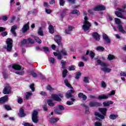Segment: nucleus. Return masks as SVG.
Segmentation results:
<instances>
[{
    "instance_id": "nucleus-45",
    "label": "nucleus",
    "mask_w": 126,
    "mask_h": 126,
    "mask_svg": "<svg viewBox=\"0 0 126 126\" xmlns=\"http://www.w3.org/2000/svg\"><path fill=\"white\" fill-rule=\"evenodd\" d=\"M23 126H34L33 125L30 124L29 123H25V122H23V123L22 124Z\"/></svg>"
},
{
    "instance_id": "nucleus-52",
    "label": "nucleus",
    "mask_w": 126,
    "mask_h": 126,
    "mask_svg": "<svg viewBox=\"0 0 126 126\" xmlns=\"http://www.w3.org/2000/svg\"><path fill=\"white\" fill-rule=\"evenodd\" d=\"M66 97L67 98H71V97H73V95L71 94L68 93L66 94Z\"/></svg>"
},
{
    "instance_id": "nucleus-30",
    "label": "nucleus",
    "mask_w": 126,
    "mask_h": 126,
    "mask_svg": "<svg viewBox=\"0 0 126 126\" xmlns=\"http://www.w3.org/2000/svg\"><path fill=\"white\" fill-rule=\"evenodd\" d=\"M66 75H67V70L66 69H64L62 72V77L64 78L66 77Z\"/></svg>"
},
{
    "instance_id": "nucleus-28",
    "label": "nucleus",
    "mask_w": 126,
    "mask_h": 126,
    "mask_svg": "<svg viewBox=\"0 0 126 126\" xmlns=\"http://www.w3.org/2000/svg\"><path fill=\"white\" fill-rule=\"evenodd\" d=\"M47 103L48 106H50V107H54L55 105V103L53 102V100L52 99L48 100Z\"/></svg>"
},
{
    "instance_id": "nucleus-31",
    "label": "nucleus",
    "mask_w": 126,
    "mask_h": 126,
    "mask_svg": "<svg viewBox=\"0 0 126 126\" xmlns=\"http://www.w3.org/2000/svg\"><path fill=\"white\" fill-rule=\"evenodd\" d=\"M63 60H62L61 63L62 64V67L63 69H65L66 67V61H63Z\"/></svg>"
},
{
    "instance_id": "nucleus-51",
    "label": "nucleus",
    "mask_w": 126,
    "mask_h": 126,
    "mask_svg": "<svg viewBox=\"0 0 126 126\" xmlns=\"http://www.w3.org/2000/svg\"><path fill=\"white\" fill-rule=\"evenodd\" d=\"M43 49L44 50V52H50V50H49V47H48L43 46Z\"/></svg>"
},
{
    "instance_id": "nucleus-11",
    "label": "nucleus",
    "mask_w": 126,
    "mask_h": 126,
    "mask_svg": "<svg viewBox=\"0 0 126 126\" xmlns=\"http://www.w3.org/2000/svg\"><path fill=\"white\" fill-rule=\"evenodd\" d=\"M30 23L28 22L27 24H25L22 28V32L23 33H26L29 30L30 27L29 26Z\"/></svg>"
},
{
    "instance_id": "nucleus-13",
    "label": "nucleus",
    "mask_w": 126,
    "mask_h": 126,
    "mask_svg": "<svg viewBox=\"0 0 126 126\" xmlns=\"http://www.w3.org/2000/svg\"><path fill=\"white\" fill-rule=\"evenodd\" d=\"M90 107L92 108L93 107H100L101 106V103L97 101H92L89 104Z\"/></svg>"
},
{
    "instance_id": "nucleus-22",
    "label": "nucleus",
    "mask_w": 126,
    "mask_h": 126,
    "mask_svg": "<svg viewBox=\"0 0 126 126\" xmlns=\"http://www.w3.org/2000/svg\"><path fill=\"white\" fill-rule=\"evenodd\" d=\"M49 32L50 34H54L55 33V28L53 25H50L48 27Z\"/></svg>"
},
{
    "instance_id": "nucleus-48",
    "label": "nucleus",
    "mask_w": 126,
    "mask_h": 126,
    "mask_svg": "<svg viewBox=\"0 0 126 126\" xmlns=\"http://www.w3.org/2000/svg\"><path fill=\"white\" fill-rule=\"evenodd\" d=\"M68 70H69V71H71L72 70H75V66H74V65H70L69 67Z\"/></svg>"
},
{
    "instance_id": "nucleus-6",
    "label": "nucleus",
    "mask_w": 126,
    "mask_h": 126,
    "mask_svg": "<svg viewBox=\"0 0 126 126\" xmlns=\"http://www.w3.org/2000/svg\"><path fill=\"white\" fill-rule=\"evenodd\" d=\"M63 97V95L61 94H52L51 95L52 99H53L54 101H57V102H62V98Z\"/></svg>"
},
{
    "instance_id": "nucleus-10",
    "label": "nucleus",
    "mask_w": 126,
    "mask_h": 126,
    "mask_svg": "<svg viewBox=\"0 0 126 126\" xmlns=\"http://www.w3.org/2000/svg\"><path fill=\"white\" fill-rule=\"evenodd\" d=\"M106 9V7L102 5H98L94 8L93 10L94 11H102V10H105Z\"/></svg>"
},
{
    "instance_id": "nucleus-64",
    "label": "nucleus",
    "mask_w": 126,
    "mask_h": 126,
    "mask_svg": "<svg viewBox=\"0 0 126 126\" xmlns=\"http://www.w3.org/2000/svg\"><path fill=\"white\" fill-rule=\"evenodd\" d=\"M43 6L44 7H49V4H48L47 2H43Z\"/></svg>"
},
{
    "instance_id": "nucleus-60",
    "label": "nucleus",
    "mask_w": 126,
    "mask_h": 126,
    "mask_svg": "<svg viewBox=\"0 0 126 126\" xmlns=\"http://www.w3.org/2000/svg\"><path fill=\"white\" fill-rule=\"evenodd\" d=\"M120 75L121 76H125V77H126V72L124 71H121L120 73Z\"/></svg>"
},
{
    "instance_id": "nucleus-24",
    "label": "nucleus",
    "mask_w": 126,
    "mask_h": 126,
    "mask_svg": "<svg viewBox=\"0 0 126 126\" xmlns=\"http://www.w3.org/2000/svg\"><path fill=\"white\" fill-rule=\"evenodd\" d=\"M64 83L65 85H66V86H67V87H68L69 88H70L71 89H73V87H72V86H71V85H70V84H69V83H68V80L67 79H66L64 80Z\"/></svg>"
},
{
    "instance_id": "nucleus-20",
    "label": "nucleus",
    "mask_w": 126,
    "mask_h": 126,
    "mask_svg": "<svg viewBox=\"0 0 126 126\" xmlns=\"http://www.w3.org/2000/svg\"><path fill=\"white\" fill-rule=\"evenodd\" d=\"M126 8V4L125 3L124 5L122 6V8L117 7L116 10H118V11H121V12H124V13H126V11L125 10Z\"/></svg>"
},
{
    "instance_id": "nucleus-18",
    "label": "nucleus",
    "mask_w": 126,
    "mask_h": 126,
    "mask_svg": "<svg viewBox=\"0 0 126 126\" xmlns=\"http://www.w3.org/2000/svg\"><path fill=\"white\" fill-rule=\"evenodd\" d=\"M113 104H114V102L111 100H108L103 102V107H109L110 106V105H113Z\"/></svg>"
},
{
    "instance_id": "nucleus-47",
    "label": "nucleus",
    "mask_w": 126,
    "mask_h": 126,
    "mask_svg": "<svg viewBox=\"0 0 126 126\" xmlns=\"http://www.w3.org/2000/svg\"><path fill=\"white\" fill-rule=\"evenodd\" d=\"M43 109L44 112H48V107L47 104H45L43 105Z\"/></svg>"
},
{
    "instance_id": "nucleus-1",
    "label": "nucleus",
    "mask_w": 126,
    "mask_h": 126,
    "mask_svg": "<svg viewBox=\"0 0 126 126\" xmlns=\"http://www.w3.org/2000/svg\"><path fill=\"white\" fill-rule=\"evenodd\" d=\"M98 111L100 114L99 112H95L94 116L98 117V118H99L101 120L105 119V117L107 116V111H108V109L106 108H99Z\"/></svg>"
},
{
    "instance_id": "nucleus-54",
    "label": "nucleus",
    "mask_w": 126,
    "mask_h": 126,
    "mask_svg": "<svg viewBox=\"0 0 126 126\" xmlns=\"http://www.w3.org/2000/svg\"><path fill=\"white\" fill-rule=\"evenodd\" d=\"M18 103L19 104H22V103H23V99L22 98L20 97L18 99Z\"/></svg>"
},
{
    "instance_id": "nucleus-53",
    "label": "nucleus",
    "mask_w": 126,
    "mask_h": 126,
    "mask_svg": "<svg viewBox=\"0 0 126 126\" xmlns=\"http://www.w3.org/2000/svg\"><path fill=\"white\" fill-rule=\"evenodd\" d=\"M2 19L3 20V21H7V19H8V18L7 17V16L4 15L2 16Z\"/></svg>"
},
{
    "instance_id": "nucleus-46",
    "label": "nucleus",
    "mask_w": 126,
    "mask_h": 126,
    "mask_svg": "<svg viewBox=\"0 0 126 126\" xmlns=\"http://www.w3.org/2000/svg\"><path fill=\"white\" fill-rule=\"evenodd\" d=\"M58 108L61 110L62 112L63 111H64V107L63 106V105L59 104L58 105Z\"/></svg>"
},
{
    "instance_id": "nucleus-55",
    "label": "nucleus",
    "mask_w": 126,
    "mask_h": 126,
    "mask_svg": "<svg viewBox=\"0 0 126 126\" xmlns=\"http://www.w3.org/2000/svg\"><path fill=\"white\" fill-rule=\"evenodd\" d=\"M16 74H18L19 75H23L24 74V71H17L15 72Z\"/></svg>"
},
{
    "instance_id": "nucleus-21",
    "label": "nucleus",
    "mask_w": 126,
    "mask_h": 126,
    "mask_svg": "<svg viewBox=\"0 0 126 126\" xmlns=\"http://www.w3.org/2000/svg\"><path fill=\"white\" fill-rule=\"evenodd\" d=\"M17 29V26L14 25L13 26H12L11 28V32L15 36H16V32H15V30Z\"/></svg>"
},
{
    "instance_id": "nucleus-7",
    "label": "nucleus",
    "mask_w": 126,
    "mask_h": 126,
    "mask_svg": "<svg viewBox=\"0 0 126 126\" xmlns=\"http://www.w3.org/2000/svg\"><path fill=\"white\" fill-rule=\"evenodd\" d=\"M54 40L59 47L63 48V42H62V36L59 34L55 36Z\"/></svg>"
},
{
    "instance_id": "nucleus-37",
    "label": "nucleus",
    "mask_w": 126,
    "mask_h": 126,
    "mask_svg": "<svg viewBox=\"0 0 126 126\" xmlns=\"http://www.w3.org/2000/svg\"><path fill=\"white\" fill-rule=\"evenodd\" d=\"M60 53L62 54L63 56H67V52H66V50H65V49H62L60 51Z\"/></svg>"
},
{
    "instance_id": "nucleus-23",
    "label": "nucleus",
    "mask_w": 126,
    "mask_h": 126,
    "mask_svg": "<svg viewBox=\"0 0 126 126\" xmlns=\"http://www.w3.org/2000/svg\"><path fill=\"white\" fill-rule=\"evenodd\" d=\"M118 30L121 32V33H122L123 34H126V31L124 30V28L123 27V25H120L118 26Z\"/></svg>"
},
{
    "instance_id": "nucleus-34",
    "label": "nucleus",
    "mask_w": 126,
    "mask_h": 126,
    "mask_svg": "<svg viewBox=\"0 0 126 126\" xmlns=\"http://www.w3.org/2000/svg\"><path fill=\"white\" fill-rule=\"evenodd\" d=\"M101 70H102V71H104V72H110L111 71V69L109 68L108 67H103L101 68Z\"/></svg>"
},
{
    "instance_id": "nucleus-16",
    "label": "nucleus",
    "mask_w": 126,
    "mask_h": 126,
    "mask_svg": "<svg viewBox=\"0 0 126 126\" xmlns=\"http://www.w3.org/2000/svg\"><path fill=\"white\" fill-rule=\"evenodd\" d=\"M102 39L103 40H105L107 44H110V43H111V39L109 38L108 35H107L106 33H103L102 34Z\"/></svg>"
},
{
    "instance_id": "nucleus-15",
    "label": "nucleus",
    "mask_w": 126,
    "mask_h": 126,
    "mask_svg": "<svg viewBox=\"0 0 126 126\" xmlns=\"http://www.w3.org/2000/svg\"><path fill=\"white\" fill-rule=\"evenodd\" d=\"M7 101H8V96H7V95H6L0 98V104H4V103L7 102Z\"/></svg>"
},
{
    "instance_id": "nucleus-3",
    "label": "nucleus",
    "mask_w": 126,
    "mask_h": 126,
    "mask_svg": "<svg viewBox=\"0 0 126 126\" xmlns=\"http://www.w3.org/2000/svg\"><path fill=\"white\" fill-rule=\"evenodd\" d=\"M116 94V91L112 90L110 92V93H109L107 95H106L104 94H102L98 96V100H106L109 98V96H112L113 95H115Z\"/></svg>"
},
{
    "instance_id": "nucleus-42",
    "label": "nucleus",
    "mask_w": 126,
    "mask_h": 126,
    "mask_svg": "<svg viewBox=\"0 0 126 126\" xmlns=\"http://www.w3.org/2000/svg\"><path fill=\"white\" fill-rule=\"evenodd\" d=\"M90 57H91V59H94V58L95 57V53L93 51H90Z\"/></svg>"
},
{
    "instance_id": "nucleus-5",
    "label": "nucleus",
    "mask_w": 126,
    "mask_h": 126,
    "mask_svg": "<svg viewBox=\"0 0 126 126\" xmlns=\"http://www.w3.org/2000/svg\"><path fill=\"white\" fill-rule=\"evenodd\" d=\"M6 43L7 44V47H5L4 48L6 49L8 52H10L12 50V43H13L12 39L10 38H7Z\"/></svg>"
},
{
    "instance_id": "nucleus-36",
    "label": "nucleus",
    "mask_w": 126,
    "mask_h": 126,
    "mask_svg": "<svg viewBox=\"0 0 126 126\" xmlns=\"http://www.w3.org/2000/svg\"><path fill=\"white\" fill-rule=\"evenodd\" d=\"M115 15L117 17H119V18H121L122 17V16L123 15V13H122V12L116 11L115 12Z\"/></svg>"
},
{
    "instance_id": "nucleus-40",
    "label": "nucleus",
    "mask_w": 126,
    "mask_h": 126,
    "mask_svg": "<svg viewBox=\"0 0 126 126\" xmlns=\"http://www.w3.org/2000/svg\"><path fill=\"white\" fill-rule=\"evenodd\" d=\"M81 76V73H80V72H77L75 75V78L77 79V80H78V79L80 78Z\"/></svg>"
},
{
    "instance_id": "nucleus-33",
    "label": "nucleus",
    "mask_w": 126,
    "mask_h": 126,
    "mask_svg": "<svg viewBox=\"0 0 126 126\" xmlns=\"http://www.w3.org/2000/svg\"><path fill=\"white\" fill-rule=\"evenodd\" d=\"M33 38L34 40L36 41V43H38V44L42 43V40L40 39V38L38 36H34Z\"/></svg>"
},
{
    "instance_id": "nucleus-50",
    "label": "nucleus",
    "mask_w": 126,
    "mask_h": 126,
    "mask_svg": "<svg viewBox=\"0 0 126 126\" xmlns=\"http://www.w3.org/2000/svg\"><path fill=\"white\" fill-rule=\"evenodd\" d=\"M64 2H65L64 0H60V5L61 6H63L64 5Z\"/></svg>"
},
{
    "instance_id": "nucleus-8",
    "label": "nucleus",
    "mask_w": 126,
    "mask_h": 126,
    "mask_svg": "<svg viewBox=\"0 0 126 126\" xmlns=\"http://www.w3.org/2000/svg\"><path fill=\"white\" fill-rule=\"evenodd\" d=\"M38 114H39V112L36 110H34L32 112V120L34 124H37L39 121L38 120Z\"/></svg>"
},
{
    "instance_id": "nucleus-32",
    "label": "nucleus",
    "mask_w": 126,
    "mask_h": 126,
    "mask_svg": "<svg viewBox=\"0 0 126 126\" xmlns=\"http://www.w3.org/2000/svg\"><path fill=\"white\" fill-rule=\"evenodd\" d=\"M118 117H119V115H117L115 114H111L109 116V119H110V120H116V119H117Z\"/></svg>"
},
{
    "instance_id": "nucleus-29",
    "label": "nucleus",
    "mask_w": 126,
    "mask_h": 126,
    "mask_svg": "<svg viewBox=\"0 0 126 126\" xmlns=\"http://www.w3.org/2000/svg\"><path fill=\"white\" fill-rule=\"evenodd\" d=\"M3 107L4 108L5 110H6V111H12V108L11 107H10V105L4 104Z\"/></svg>"
},
{
    "instance_id": "nucleus-17",
    "label": "nucleus",
    "mask_w": 126,
    "mask_h": 126,
    "mask_svg": "<svg viewBox=\"0 0 126 126\" xmlns=\"http://www.w3.org/2000/svg\"><path fill=\"white\" fill-rule=\"evenodd\" d=\"M67 11H68V9L65 8L63 10L62 12L61 13V16L62 19H63V18L65 15H66V14L67 13Z\"/></svg>"
},
{
    "instance_id": "nucleus-57",
    "label": "nucleus",
    "mask_w": 126,
    "mask_h": 126,
    "mask_svg": "<svg viewBox=\"0 0 126 126\" xmlns=\"http://www.w3.org/2000/svg\"><path fill=\"white\" fill-rule=\"evenodd\" d=\"M59 118H54L51 120V123H57V122H58V121H59Z\"/></svg>"
},
{
    "instance_id": "nucleus-38",
    "label": "nucleus",
    "mask_w": 126,
    "mask_h": 126,
    "mask_svg": "<svg viewBox=\"0 0 126 126\" xmlns=\"http://www.w3.org/2000/svg\"><path fill=\"white\" fill-rule=\"evenodd\" d=\"M114 59H115V56L111 54L108 55L107 60H108L109 61H113Z\"/></svg>"
},
{
    "instance_id": "nucleus-25",
    "label": "nucleus",
    "mask_w": 126,
    "mask_h": 126,
    "mask_svg": "<svg viewBox=\"0 0 126 126\" xmlns=\"http://www.w3.org/2000/svg\"><path fill=\"white\" fill-rule=\"evenodd\" d=\"M12 67L15 70H20L21 69V66L19 64H14L12 66Z\"/></svg>"
},
{
    "instance_id": "nucleus-59",
    "label": "nucleus",
    "mask_w": 126,
    "mask_h": 126,
    "mask_svg": "<svg viewBox=\"0 0 126 126\" xmlns=\"http://www.w3.org/2000/svg\"><path fill=\"white\" fill-rule=\"evenodd\" d=\"M84 82H85V83H89V80H88V78H87V77H84Z\"/></svg>"
},
{
    "instance_id": "nucleus-62",
    "label": "nucleus",
    "mask_w": 126,
    "mask_h": 126,
    "mask_svg": "<svg viewBox=\"0 0 126 126\" xmlns=\"http://www.w3.org/2000/svg\"><path fill=\"white\" fill-rule=\"evenodd\" d=\"M66 104L67 105H68V106H70L71 105H73V102L70 101H67L66 102Z\"/></svg>"
},
{
    "instance_id": "nucleus-12",
    "label": "nucleus",
    "mask_w": 126,
    "mask_h": 126,
    "mask_svg": "<svg viewBox=\"0 0 126 126\" xmlns=\"http://www.w3.org/2000/svg\"><path fill=\"white\" fill-rule=\"evenodd\" d=\"M92 36H93L94 39H95V41H97L98 42L100 41V34H99L98 32H93V33L92 34Z\"/></svg>"
},
{
    "instance_id": "nucleus-14",
    "label": "nucleus",
    "mask_w": 126,
    "mask_h": 126,
    "mask_svg": "<svg viewBox=\"0 0 126 126\" xmlns=\"http://www.w3.org/2000/svg\"><path fill=\"white\" fill-rule=\"evenodd\" d=\"M5 30H6V29L2 27H0V32H2V33H1L2 37H5V36H7L8 32H5Z\"/></svg>"
},
{
    "instance_id": "nucleus-56",
    "label": "nucleus",
    "mask_w": 126,
    "mask_h": 126,
    "mask_svg": "<svg viewBox=\"0 0 126 126\" xmlns=\"http://www.w3.org/2000/svg\"><path fill=\"white\" fill-rule=\"evenodd\" d=\"M45 12H46V13H47L48 14H51V13H52V10H51V9H45Z\"/></svg>"
},
{
    "instance_id": "nucleus-27",
    "label": "nucleus",
    "mask_w": 126,
    "mask_h": 126,
    "mask_svg": "<svg viewBox=\"0 0 126 126\" xmlns=\"http://www.w3.org/2000/svg\"><path fill=\"white\" fill-rule=\"evenodd\" d=\"M71 14H76L78 16L80 15V11L77 10V9L73 10L70 12Z\"/></svg>"
},
{
    "instance_id": "nucleus-43",
    "label": "nucleus",
    "mask_w": 126,
    "mask_h": 126,
    "mask_svg": "<svg viewBox=\"0 0 126 126\" xmlns=\"http://www.w3.org/2000/svg\"><path fill=\"white\" fill-rule=\"evenodd\" d=\"M115 23L117 25H120L122 23V22L119 18H115Z\"/></svg>"
},
{
    "instance_id": "nucleus-35",
    "label": "nucleus",
    "mask_w": 126,
    "mask_h": 126,
    "mask_svg": "<svg viewBox=\"0 0 126 126\" xmlns=\"http://www.w3.org/2000/svg\"><path fill=\"white\" fill-rule=\"evenodd\" d=\"M38 34L39 36H43L44 32H43V30H42V28L40 27L38 31Z\"/></svg>"
},
{
    "instance_id": "nucleus-2",
    "label": "nucleus",
    "mask_w": 126,
    "mask_h": 126,
    "mask_svg": "<svg viewBox=\"0 0 126 126\" xmlns=\"http://www.w3.org/2000/svg\"><path fill=\"white\" fill-rule=\"evenodd\" d=\"M84 21L83 23V30H84V31L86 32V31H88V30H89L90 27H91V26H92V25L91 24V23L90 22H89L88 21V20H89V18H88L87 16H85L84 18Z\"/></svg>"
},
{
    "instance_id": "nucleus-26",
    "label": "nucleus",
    "mask_w": 126,
    "mask_h": 126,
    "mask_svg": "<svg viewBox=\"0 0 126 126\" xmlns=\"http://www.w3.org/2000/svg\"><path fill=\"white\" fill-rule=\"evenodd\" d=\"M54 113L57 115H62L63 114V111L58 108H56L54 109Z\"/></svg>"
},
{
    "instance_id": "nucleus-41",
    "label": "nucleus",
    "mask_w": 126,
    "mask_h": 126,
    "mask_svg": "<svg viewBox=\"0 0 126 126\" xmlns=\"http://www.w3.org/2000/svg\"><path fill=\"white\" fill-rule=\"evenodd\" d=\"M96 50V51H101V52H104V51H105V48L102 46H97Z\"/></svg>"
},
{
    "instance_id": "nucleus-4",
    "label": "nucleus",
    "mask_w": 126,
    "mask_h": 126,
    "mask_svg": "<svg viewBox=\"0 0 126 126\" xmlns=\"http://www.w3.org/2000/svg\"><path fill=\"white\" fill-rule=\"evenodd\" d=\"M35 43V41L33 40V39L31 38V37L28 38L27 39H24L23 40L21 41V46H23L24 45L26 44H31L33 45Z\"/></svg>"
},
{
    "instance_id": "nucleus-63",
    "label": "nucleus",
    "mask_w": 126,
    "mask_h": 126,
    "mask_svg": "<svg viewBox=\"0 0 126 126\" xmlns=\"http://www.w3.org/2000/svg\"><path fill=\"white\" fill-rule=\"evenodd\" d=\"M94 126H102V123L95 122Z\"/></svg>"
},
{
    "instance_id": "nucleus-58",
    "label": "nucleus",
    "mask_w": 126,
    "mask_h": 126,
    "mask_svg": "<svg viewBox=\"0 0 126 126\" xmlns=\"http://www.w3.org/2000/svg\"><path fill=\"white\" fill-rule=\"evenodd\" d=\"M3 78H5V79L8 78V76L7 75V74L5 73V72H3Z\"/></svg>"
},
{
    "instance_id": "nucleus-61",
    "label": "nucleus",
    "mask_w": 126,
    "mask_h": 126,
    "mask_svg": "<svg viewBox=\"0 0 126 126\" xmlns=\"http://www.w3.org/2000/svg\"><path fill=\"white\" fill-rule=\"evenodd\" d=\"M40 95H41V96H47V93L44 91H41L40 92Z\"/></svg>"
},
{
    "instance_id": "nucleus-39",
    "label": "nucleus",
    "mask_w": 126,
    "mask_h": 126,
    "mask_svg": "<svg viewBox=\"0 0 126 126\" xmlns=\"http://www.w3.org/2000/svg\"><path fill=\"white\" fill-rule=\"evenodd\" d=\"M29 73H30V74H31V75H32L34 78H36L37 76H38V75L37 74V73H35L34 70L31 71L30 72H29Z\"/></svg>"
},
{
    "instance_id": "nucleus-19",
    "label": "nucleus",
    "mask_w": 126,
    "mask_h": 126,
    "mask_svg": "<svg viewBox=\"0 0 126 126\" xmlns=\"http://www.w3.org/2000/svg\"><path fill=\"white\" fill-rule=\"evenodd\" d=\"M19 116L21 118H23L25 117V116H26V114L25 113V112H24V109H23V108H21L20 109Z\"/></svg>"
},
{
    "instance_id": "nucleus-49",
    "label": "nucleus",
    "mask_w": 126,
    "mask_h": 126,
    "mask_svg": "<svg viewBox=\"0 0 126 126\" xmlns=\"http://www.w3.org/2000/svg\"><path fill=\"white\" fill-rule=\"evenodd\" d=\"M34 86H35V84H32L30 86V88L31 89H32V92H34V91H35V87H34Z\"/></svg>"
},
{
    "instance_id": "nucleus-9",
    "label": "nucleus",
    "mask_w": 126,
    "mask_h": 126,
    "mask_svg": "<svg viewBox=\"0 0 126 126\" xmlns=\"http://www.w3.org/2000/svg\"><path fill=\"white\" fill-rule=\"evenodd\" d=\"M11 93V87L9 84H6L3 90V94H10Z\"/></svg>"
},
{
    "instance_id": "nucleus-44",
    "label": "nucleus",
    "mask_w": 126,
    "mask_h": 126,
    "mask_svg": "<svg viewBox=\"0 0 126 126\" xmlns=\"http://www.w3.org/2000/svg\"><path fill=\"white\" fill-rule=\"evenodd\" d=\"M46 89L48 91H52V90H55V89L53 88L51 86L48 85L46 87Z\"/></svg>"
}]
</instances>
